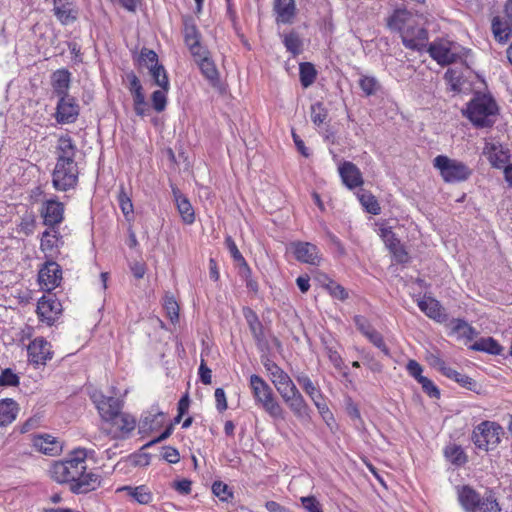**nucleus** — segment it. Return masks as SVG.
<instances>
[{"instance_id":"a18cd8bd","label":"nucleus","mask_w":512,"mask_h":512,"mask_svg":"<svg viewBox=\"0 0 512 512\" xmlns=\"http://www.w3.org/2000/svg\"><path fill=\"white\" fill-rule=\"evenodd\" d=\"M359 86L366 96L374 95L380 89L379 81L374 76L368 75L360 77Z\"/></svg>"},{"instance_id":"4be33fe9","label":"nucleus","mask_w":512,"mask_h":512,"mask_svg":"<svg viewBox=\"0 0 512 512\" xmlns=\"http://www.w3.org/2000/svg\"><path fill=\"white\" fill-rule=\"evenodd\" d=\"M32 442L34 448L45 455L56 456L62 451L61 442L50 434L35 435Z\"/></svg>"},{"instance_id":"bb28decb","label":"nucleus","mask_w":512,"mask_h":512,"mask_svg":"<svg viewBox=\"0 0 512 512\" xmlns=\"http://www.w3.org/2000/svg\"><path fill=\"white\" fill-rule=\"evenodd\" d=\"M62 242V237L55 227H49L42 233L40 248L46 256L53 257Z\"/></svg>"},{"instance_id":"c756f323","label":"nucleus","mask_w":512,"mask_h":512,"mask_svg":"<svg viewBox=\"0 0 512 512\" xmlns=\"http://www.w3.org/2000/svg\"><path fill=\"white\" fill-rule=\"evenodd\" d=\"M54 14L64 25L73 22L77 17V11L70 0H53Z\"/></svg>"},{"instance_id":"2eb2a0df","label":"nucleus","mask_w":512,"mask_h":512,"mask_svg":"<svg viewBox=\"0 0 512 512\" xmlns=\"http://www.w3.org/2000/svg\"><path fill=\"white\" fill-rule=\"evenodd\" d=\"M295 258L306 264L318 266L321 261V254L318 247L310 242H294L291 244Z\"/></svg>"},{"instance_id":"09e8293b","label":"nucleus","mask_w":512,"mask_h":512,"mask_svg":"<svg viewBox=\"0 0 512 512\" xmlns=\"http://www.w3.org/2000/svg\"><path fill=\"white\" fill-rule=\"evenodd\" d=\"M444 376H446L449 379L454 380L455 382L459 383L461 386L471 389L474 385V381L469 376L462 374L455 369L451 368L450 366L445 369V372L443 373Z\"/></svg>"},{"instance_id":"b1692460","label":"nucleus","mask_w":512,"mask_h":512,"mask_svg":"<svg viewBox=\"0 0 512 512\" xmlns=\"http://www.w3.org/2000/svg\"><path fill=\"white\" fill-rule=\"evenodd\" d=\"M456 495L464 512H474L481 494L470 485H459L456 487Z\"/></svg>"},{"instance_id":"13d9d810","label":"nucleus","mask_w":512,"mask_h":512,"mask_svg":"<svg viewBox=\"0 0 512 512\" xmlns=\"http://www.w3.org/2000/svg\"><path fill=\"white\" fill-rule=\"evenodd\" d=\"M366 338L385 355H390L389 348L385 344L383 336L376 329H374L371 333H368Z\"/></svg>"},{"instance_id":"774afa93","label":"nucleus","mask_w":512,"mask_h":512,"mask_svg":"<svg viewBox=\"0 0 512 512\" xmlns=\"http://www.w3.org/2000/svg\"><path fill=\"white\" fill-rule=\"evenodd\" d=\"M35 227V216L33 213H27L21 218L19 229L26 235L33 233Z\"/></svg>"},{"instance_id":"4c0bfd02","label":"nucleus","mask_w":512,"mask_h":512,"mask_svg":"<svg viewBox=\"0 0 512 512\" xmlns=\"http://www.w3.org/2000/svg\"><path fill=\"white\" fill-rule=\"evenodd\" d=\"M445 458L455 466H462L467 462V455L461 446L449 444L444 449Z\"/></svg>"},{"instance_id":"bf43d9fd","label":"nucleus","mask_w":512,"mask_h":512,"mask_svg":"<svg viewBox=\"0 0 512 512\" xmlns=\"http://www.w3.org/2000/svg\"><path fill=\"white\" fill-rule=\"evenodd\" d=\"M300 502L306 512H323L322 505L315 496H303Z\"/></svg>"},{"instance_id":"aec40b11","label":"nucleus","mask_w":512,"mask_h":512,"mask_svg":"<svg viewBox=\"0 0 512 512\" xmlns=\"http://www.w3.org/2000/svg\"><path fill=\"white\" fill-rule=\"evenodd\" d=\"M78 153L77 146L75 142L72 140V138L66 134L61 135L58 138L57 145H56V162L61 163H77L76 162V155Z\"/></svg>"},{"instance_id":"79ce46f5","label":"nucleus","mask_w":512,"mask_h":512,"mask_svg":"<svg viewBox=\"0 0 512 512\" xmlns=\"http://www.w3.org/2000/svg\"><path fill=\"white\" fill-rule=\"evenodd\" d=\"M149 72L154 80V83L160 88H170L167 72L163 65L148 66Z\"/></svg>"},{"instance_id":"49530a36","label":"nucleus","mask_w":512,"mask_h":512,"mask_svg":"<svg viewBox=\"0 0 512 512\" xmlns=\"http://www.w3.org/2000/svg\"><path fill=\"white\" fill-rule=\"evenodd\" d=\"M445 80L449 85V89L453 92L459 93L462 91L464 83L463 77L455 69H448L444 75Z\"/></svg>"},{"instance_id":"e2e57ef3","label":"nucleus","mask_w":512,"mask_h":512,"mask_svg":"<svg viewBox=\"0 0 512 512\" xmlns=\"http://www.w3.org/2000/svg\"><path fill=\"white\" fill-rule=\"evenodd\" d=\"M275 388L281 396L282 400L290 395H293L294 392L299 390L291 378L287 379V381L284 383L277 385Z\"/></svg>"},{"instance_id":"f704fd0d","label":"nucleus","mask_w":512,"mask_h":512,"mask_svg":"<svg viewBox=\"0 0 512 512\" xmlns=\"http://www.w3.org/2000/svg\"><path fill=\"white\" fill-rule=\"evenodd\" d=\"M117 491L126 492V494L129 497H131L137 503L142 504V505L149 504L153 499V495H152L151 491L145 485H140V486H136V487L123 486V487L119 488Z\"/></svg>"},{"instance_id":"680f3d73","label":"nucleus","mask_w":512,"mask_h":512,"mask_svg":"<svg viewBox=\"0 0 512 512\" xmlns=\"http://www.w3.org/2000/svg\"><path fill=\"white\" fill-rule=\"evenodd\" d=\"M118 202L121 208L122 213L127 217L128 215L133 213V204L130 197L125 193L124 188L122 187L119 195Z\"/></svg>"},{"instance_id":"a211bd4d","label":"nucleus","mask_w":512,"mask_h":512,"mask_svg":"<svg viewBox=\"0 0 512 512\" xmlns=\"http://www.w3.org/2000/svg\"><path fill=\"white\" fill-rule=\"evenodd\" d=\"M107 423L111 424V428L108 430V434H110L113 438L126 437L135 429L136 426L135 418L128 413L122 412Z\"/></svg>"},{"instance_id":"20e7f679","label":"nucleus","mask_w":512,"mask_h":512,"mask_svg":"<svg viewBox=\"0 0 512 512\" xmlns=\"http://www.w3.org/2000/svg\"><path fill=\"white\" fill-rule=\"evenodd\" d=\"M424 50H427L430 57L441 66L461 61L468 52L460 44L447 37H439L431 43H427Z\"/></svg>"},{"instance_id":"1a4fd4ad","label":"nucleus","mask_w":512,"mask_h":512,"mask_svg":"<svg viewBox=\"0 0 512 512\" xmlns=\"http://www.w3.org/2000/svg\"><path fill=\"white\" fill-rule=\"evenodd\" d=\"M62 304L54 294L43 295L37 304V315L41 322L52 326L62 313Z\"/></svg>"},{"instance_id":"69168bd1","label":"nucleus","mask_w":512,"mask_h":512,"mask_svg":"<svg viewBox=\"0 0 512 512\" xmlns=\"http://www.w3.org/2000/svg\"><path fill=\"white\" fill-rule=\"evenodd\" d=\"M127 80H128V90L131 93L132 97L135 95H142L144 94L143 87L140 83L139 78L137 75L133 72L127 74Z\"/></svg>"},{"instance_id":"052dcab7","label":"nucleus","mask_w":512,"mask_h":512,"mask_svg":"<svg viewBox=\"0 0 512 512\" xmlns=\"http://www.w3.org/2000/svg\"><path fill=\"white\" fill-rule=\"evenodd\" d=\"M139 61L143 63L147 68L148 66L158 65V55L155 51L143 48L140 51Z\"/></svg>"},{"instance_id":"39448f33","label":"nucleus","mask_w":512,"mask_h":512,"mask_svg":"<svg viewBox=\"0 0 512 512\" xmlns=\"http://www.w3.org/2000/svg\"><path fill=\"white\" fill-rule=\"evenodd\" d=\"M497 105L491 96L478 95L467 107V117L477 127H490L495 122Z\"/></svg>"},{"instance_id":"2f4dec72","label":"nucleus","mask_w":512,"mask_h":512,"mask_svg":"<svg viewBox=\"0 0 512 512\" xmlns=\"http://www.w3.org/2000/svg\"><path fill=\"white\" fill-rule=\"evenodd\" d=\"M450 334L455 335L458 338H466L472 340L476 335L477 331L467 321L463 319H452L449 324Z\"/></svg>"},{"instance_id":"c03bdc74","label":"nucleus","mask_w":512,"mask_h":512,"mask_svg":"<svg viewBox=\"0 0 512 512\" xmlns=\"http://www.w3.org/2000/svg\"><path fill=\"white\" fill-rule=\"evenodd\" d=\"M299 73H300V82L304 88H308L315 81L316 70L311 63H309V62L301 63L300 67H299Z\"/></svg>"},{"instance_id":"f8f14e48","label":"nucleus","mask_w":512,"mask_h":512,"mask_svg":"<svg viewBox=\"0 0 512 512\" xmlns=\"http://www.w3.org/2000/svg\"><path fill=\"white\" fill-rule=\"evenodd\" d=\"M92 400L96 405L101 418L105 422L111 421L121 413L122 402L117 398L111 396L107 397L101 393L95 392L92 395Z\"/></svg>"},{"instance_id":"5fc2aeb1","label":"nucleus","mask_w":512,"mask_h":512,"mask_svg":"<svg viewBox=\"0 0 512 512\" xmlns=\"http://www.w3.org/2000/svg\"><path fill=\"white\" fill-rule=\"evenodd\" d=\"M164 309L166 311L167 316L171 320L172 323L178 321L179 318V306L176 302L175 298L171 295H166L164 298Z\"/></svg>"},{"instance_id":"603ef678","label":"nucleus","mask_w":512,"mask_h":512,"mask_svg":"<svg viewBox=\"0 0 512 512\" xmlns=\"http://www.w3.org/2000/svg\"><path fill=\"white\" fill-rule=\"evenodd\" d=\"M315 407L317 408L321 418L325 422V424L330 428V430H333V426L335 424V418L331 410L329 409L327 403L325 402V399H321L320 401L316 402Z\"/></svg>"},{"instance_id":"0eeeda50","label":"nucleus","mask_w":512,"mask_h":512,"mask_svg":"<svg viewBox=\"0 0 512 512\" xmlns=\"http://www.w3.org/2000/svg\"><path fill=\"white\" fill-rule=\"evenodd\" d=\"M502 427L493 421L479 423L472 432V441L475 446L483 451L494 449L501 441Z\"/></svg>"},{"instance_id":"4468645a","label":"nucleus","mask_w":512,"mask_h":512,"mask_svg":"<svg viewBox=\"0 0 512 512\" xmlns=\"http://www.w3.org/2000/svg\"><path fill=\"white\" fill-rule=\"evenodd\" d=\"M38 280L43 289L47 291L55 289L62 280L60 265L54 261H47L39 271Z\"/></svg>"},{"instance_id":"3c124183","label":"nucleus","mask_w":512,"mask_h":512,"mask_svg":"<svg viewBox=\"0 0 512 512\" xmlns=\"http://www.w3.org/2000/svg\"><path fill=\"white\" fill-rule=\"evenodd\" d=\"M325 289L333 298L338 299L340 301H345L349 297L348 291L342 285H340L334 280H329L325 284Z\"/></svg>"},{"instance_id":"9d476101","label":"nucleus","mask_w":512,"mask_h":512,"mask_svg":"<svg viewBox=\"0 0 512 512\" xmlns=\"http://www.w3.org/2000/svg\"><path fill=\"white\" fill-rule=\"evenodd\" d=\"M80 114V106L73 96L58 98L54 118L58 124H72Z\"/></svg>"},{"instance_id":"c9c22d12","label":"nucleus","mask_w":512,"mask_h":512,"mask_svg":"<svg viewBox=\"0 0 512 512\" xmlns=\"http://www.w3.org/2000/svg\"><path fill=\"white\" fill-rule=\"evenodd\" d=\"M470 349L491 355H500L503 351V347L492 337L478 339L470 346Z\"/></svg>"},{"instance_id":"a878e982","label":"nucleus","mask_w":512,"mask_h":512,"mask_svg":"<svg viewBox=\"0 0 512 512\" xmlns=\"http://www.w3.org/2000/svg\"><path fill=\"white\" fill-rule=\"evenodd\" d=\"M173 197L183 223L191 225L195 222V212L188 198L178 188H172Z\"/></svg>"},{"instance_id":"ea45409f","label":"nucleus","mask_w":512,"mask_h":512,"mask_svg":"<svg viewBox=\"0 0 512 512\" xmlns=\"http://www.w3.org/2000/svg\"><path fill=\"white\" fill-rule=\"evenodd\" d=\"M510 23L503 22L499 16L492 20V32L495 39L500 43H506L509 39L511 28Z\"/></svg>"},{"instance_id":"f03ea898","label":"nucleus","mask_w":512,"mask_h":512,"mask_svg":"<svg viewBox=\"0 0 512 512\" xmlns=\"http://www.w3.org/2000/svg\"><path fill=\"white\" fill-rule=\"evenodd\" d=\"M387 27L400 34L402 44L410 50L422 52L427 46L428 32L419 16L406 8H397L387 19Z\"/></svg>"},{"instance_id":"dca6fc26","label":"nucleus","mask_w":512,"mask_h":512,"mask_svg":"<svg viewBox=\"0 0 512 512\" xmlns=\"http://www.w3.org/2000/svg\"><path fill=\"white\" fill-rule=\"evenodd\" d=\"M40 214L46 226L56 227L63 221L64 206L61 202L50 199L43 203Z\"/></svg>"},{"instance_id":"393cba45","label":"nucleus","mask_w":512,"mask_h":512,"mask_svg":"<svg viewBox=\"0 0 512 512\" xmlns=\"http://www.w3.org/2000/svg\"><path fill=\"white\" fill-rule=\"evenodd\" d=\"M419 309L429 318L437 322H443L446 319V314L440 302L433 297L424 296L417 302Z\"/></svg>"},{"instance_id":"473e14b6","label":"nucleus","mask_w":512,"mask_h":512,"mask_svg":"<svg viewBox=\"0 0 512 512\" xmlns=\"http://www.w3.org/2000/svg\"><path fill=\"white\" fill-rule=\"evenodd\" d=\"M18 412V404L14 400H0V427L11 424L16 419Z\"/></svg>"},{"instance_id":"6ab92c4d","label":"nucleus","mask_w":512,"mask_h":512,"mask_svg":"<svg viewBox=\"0 0 512 512\" xmlns=\"http://www.w3.org/2000/svg\"><path fill=\"white\" fill-rule=\"evenodd\" d=\"M343 184L350 190L363 185V177L360 169L350 161L340 163L338 167Z\"/></svg>"},{"instance_id":"c85d7f7f","label":"nucleus","mask_w":512,"mask_h":512,"mask_svg":"<svg viewBox=\"0 0 512 512\" xmlns=\"http://www.w3.org/2000/svg\"><path fill=\"white\" fill-rule=\"evenodd\" d=\"M71 74L66 69H60L52 74L53 93L58 97H68Z\"/></svg>"},{"instance_id":"f257e3e1","label":"nucleus","mask_w":512,"mask_h":512,"mask_svg":"<svg viewBox=\"0 0 512 512\" xmlns=\"http://www.w3.org/2000/svg\"><path fill=\"white\" fill-rule=\"evenodd\" d=\"M86 449H75L65 459L54 461L49 476L59 484H68L74 494H86L96 490L101 484V476L87 471Z\"/></svg>"},{"instance_id":"58836bf2","label":"nucleus","mask_w":512,"mask_h":512,"mask_svg":"<svg viewBox=\"0 0 512 512\" xmlns=\"http://www.w3.org/2000/svg\"><path fill=\"white\" fill-rule=\"evenodd\" d=\"M264 367L268 372L270 380L273 383L274 387L284 383L285 381H287V379L291 378L279 365L270 360L264 363Z\"/></svg>"},{"instance_id":"e433bc0d","label":"nucleus","mask_w":512,"mask_h":512,"mask_svg":"<svg viewBox=\"0 0 512 512\" xmlns=\"http://www.w3.org/2000/svg\"><path fill=\"white\" fill-rule=\"evenodd\" d=\"M243 314L254 339L257 342L262 341L264 338L263 325L257 314L251 308H245Z\"/></svg>"},{"instance_id":"0e129e2a","label":"nucleus","mask_w":512,"mask_h":512,"mask_svg":"<svg viewBox=\"0 0 512 512\" xmlns=\"http://www.w3.org/2000/svg\"><path fill=\"white\" fill-rule=\"evenodd\" d=\"M423 391L431 398H439L440 397V390L438 387L427 377L419 379L418 382Z\"/></svg>"},{"instance_id":"412c9836","label":"nucleus","mask_w":512,"mask_h":512,"mask_svg":"<svg viewBox=\"0 0 512 512\" xmlns=\"http://www.w3.org/2000/svg\"><path fill=\"white\" fill-rule=\"evenodd\" d=\"M483 155L486 156L491 166L497 169L506 167L509 160L508 153L499 142L486 141L483 148Z\"/></svg>"},{"instance_id":"7ed1b4c3","label":"nucleus","mask_w":512,"mask_h":512,"mask_svg":"<svg viewBox=\"0 0 512 512\" xmlns=\"http://www.w3.org/2000/svg\"><path fill=\"white\" fill-rule=\"evenodd\" d=\"M249 385L255 400V404L260 406L274 420H283L285 411L276 399L270 385L259 375L250 376Z\"/></svg>"},{"instance_id":"5701e85b","label":"nucleus","mask_w":512,"mask_h":512,"mask_svg":"<svg viewBox=\"0 0 512 512\" xmlns=\"http://www.w3.org/2000/svg\"><path fill=\"white\" fill-rule=\"evenodd\" d=\"M203 52L204 53L199 52L201 56H193V58L202 75L211 83V85L216 86L219 82L218 70L214 61L210 57L208 49L203 50Z\"/></svg>"},{"instance_id":"338daca9","label":"nucleus","mask_w":512,"mask_h":512,"mask_svg":"<svg viewBox=\"0 0 512 512\" xmlns=\"http://www.w3.org/2000/svg\"><path fill=\"white\" fill-rule=\"evenodd\" d=\"M354 324L357 327V329L366 337L368 333H371L375 328L372 326L370 321L362 316V315H355L353 318Z\"/></svg>"},{"instance_id":"7c9ffc66","label":"nucleus","mask_w":512,"mask_h":512,"mask_svg":"<svg viewBox=\"0 0 512 512\" xmlns=\"http://www.w3.org/2000/svg\"><path fill=\"white\" fill-rule=\"evenodd\" d=\"M294 377L304 392L309 396L313 404L324 398V395L319 386L314 383L307 374L300 372Z\"/></svg>"},{"instance_id":"f3484780","label":"nucleus","mask_w":512,"mask_h":512,"mask_svg":"<svg viewBox=\"0 0 512 512\" xmlns=\"http://www.w3.org/2000/svg\"><path fill=\"white\" fill-rule=\"evenodd\" d=\"M283 401L298 420L301 422L311 420V409L300 390H297Z\"/></svg>"},{"instance_id":"de8ad7c7","label":"nucleus","mask_w":512,"mask_h":512,"mask_svg":"<svg viewBox=\"0 0 512 512\" xmlns=\"http://www.w3.org/2000/svg\"><path fill=\"white\" fill-rule=\"evenodd\" d=\"M170 88H160L155 90L151 95V102L153 109L160 113L166 109L167 106V93Z\"/></svg>"},{"instance_id":"6e6d98bb","label":"nucleus","mask_w":512,"mask_h":512,"mask_svg":"<svg viewBox=\"0 0 512 512\" xmlns=\"http://www.w3.org/2000/svg\"><path fill=\"white\" fill-rule=\"evenodd\" d=\"M380 237L384 241L386 247L391 250L398 246L400 240L397 238L396 234L392 231L391 227H381L380 228Z\"/></svg>"},{"instance_id":"ddd939ff","label":"nucleus","mask_w":512,"mask_h":512,"mask_svg":"<svg viewBox=\"0 0 512 512\" xmlns=\"http://www.w3.org/2000/svg\"><path fill=\"white\" fill-rule=\"evenodd\" d=\"M183 37L186 46L188 47L192 56H201L203 50L207 49L201 44V33L199 32L195 22L191 18L183 20Z\"/></svg>"},{"instance_id":"9b49d317","label":"nucleus","mask_w":512,"mask_h":512,"mask_svg":"<svg viewBox=\"0 0 512 512\" xmlns=\"http://www.w3.org/2000/svg\"><path fill=\"white\" fill-rule=\"evenodd\" d=\"M28 361L34 366L45 365L52 359L51 344L43 337H36L27 346Z\"/></svg>"},{"instance_id":"8fccbe9b","label":"nucleus","mask_w":512,"mask_h":512,"mask_svg":"<svg viewBox=\"0 0 512 512\" xmlns=\"http://www.w3.org/2000/svg\"><path fill=\"white\" fill-rule=\"evenodd\" d=\"M212 492L220 501L223 502H228L233 498L232 490L222 481H215L213 483Z\"/></svg>"},{"instance_id":"6e6552de","label":"nucleus","mask_w":512,"mask_h":512,"mask_svg":"<svg viewBox=\"0 0 512 512\" xmlns=\"http://www.w3.org/2000/svg\"><path fill=\"white\" fill-rule=\"evenodd\" d=\"M79 168L77 163L56 162L52 173L53 187L58 191H68L78 183Z\"/></svg>"},{"instance_id":"864d4df0","label":"nucleus","mask_w":512,"mask_h":512,"mask_svg":"<svg viewBox=\"0 0 512 512\" xmlns=\"http://www.w3.org/2000/svg\"><path fill=\"white\" fill-rule=\"evenodd\" d=\"M328 117V111L323 103L316 102L311 105V120L316 126L322 125Z\"/></svg>"},{"instance_id":"72a5a7b5","label":"nucleus","mask_w":512,"mask_h":512,"mask_svg":"<svg viewBox=\"0 0 512 512\" xmlns=\"http://www.w3.org/2000/svg\"><path fill=\"white\" fill-rule=\"evenodd\" d=\"M164 419V413L159 411L158 408L152 407L151 410L143 414L140 425L144 431H152L160 428L164 423Z\"/></svg>"},{"instance_id":"a19ab883","label":"nucleus","mask_w":512,"mask_h":512,"mask_svg":"<svg viewBox=\"0 0 512 512\" xmlns=\"http://www.w3.org/2000/svg\"><path fill=\"white\" fill-rule=\"evenodd\" d=\"M283 44L288 52L293 56H297L302 52L303 41L299 34L295 31H290L283 35Z\"/></svg>"},{"instance_id":"cd10ccee","label":"nucleus","mask_w":512,"mask_h":512,"mask_svg":"<svg viewBox=\"0 0 512 512\" xmlns=\"http://www.w3.org/2000/svg\"><path fill=\"white\" fill-rule=\"evenodd\" d=\"M274 11L276 21L281 24H291L296 16V5L294 0H275Z\"/></svg>"},{"instance_id":"423d86ee","label":"nucleus","mask_w":512,"mask_h":512,"mask_svg":"<svg viewBox=\"0 0 512 512\" xmlns=\"http://www.w3.org/2000/svg\"><path fill=\"white\" fill-rule=\"evenodd\" d=\"M433 166L437 169L446 183H460L468 180L472 175V169L464 162L449 158L446 155H438L433 159Z\"/></svg>"},{"instance_id":"37998d69","label":"nucleus","mask_w":512,"mask_h":512,"mask_svg":"<svg viewBox=\"0 0 512 512\" xmlns=\"http://www.w3.org/2000/svg\"><path fill=\"white\" fill-rule=\"evenodd\" d=\"M357 196L361 205L368 213L373 215H378L380 213V205L377 199L371 193L362 191L359 192Z\"/></svg>"},{"instance_id":"4d7b16f0","label":"nucleus","mask_w":512,"mask_h":512,"mask_svg":"<svg viewBox=\"0 0 512 512\" xmlns=\"http://www.w3.org/2000/svg\"><path fill=\"white\" fill-rule=\"evenodd\" d=\"M133 99V109L137 116L144 117L149 113V105L146 101L145 94L135 95Z\"/></svg>"}]
</instances>
